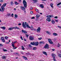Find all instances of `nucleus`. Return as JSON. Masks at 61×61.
<instances>
[{"label": "nucleus", "mask_w": 61, "mask_h": 61, "mask_svg": "<svg viewBox=\"0 0 61 61\" xmlns=\"http://www.w3.org/2000/svg\"><path fill=\"white\" fill-rule=\"evenodd\" d=\"M46 17L48 18L46 19L47 21H48V22H51V20L50 18L53 17V15H48L46 16Z\"/></svg>", "instance_id": "nucleus-1"}, {"label": "nucleus", "mask_w": 61, "mask_h": 61, "mask_svg": "<svg viewBox=\"0 0 61 61\" xmlns=\"http://www.w3.org/2000/svg\"><path fill=\"white\" fill-rule=\"evenodd\" d=\"M23 4H24L23 5L25 8H26L27 7V3L26 2L25 0H24L23 1Z\"/></svg>", "instance_id": "nucleus-2"}, {"label": "nucleus", "mask_w": 61, "mask_h": 61, "mask_svg": "<svg viewBox=\"0 0 61 61\" xmlns=\"http://www.w3.org/2000/svg\"><path fill=\"white\" fill-rule=\"evenodd\" d=\"M25 25L26 27H27V28H30L31 29V30H32L31 28V27L29 26V24H28L26 22H25Z\"/></svg>", "instance_id": "nucleus-3"}, {"label": "nucleus", "mask_w": 61, "mask_h": 61, "mask_svg": "<svg viewBox=\"0 0 61 61\" xmlns=\"http://www.w3.org/2000/svg\"><path fill=\"white\" fill-rule=\"evenodd\" d=\"M0 40H1L2 42L5 43V39L3 37H2L0 38Z\"/></svg>", "instance_id": "nucleus-4"}, {"label": "nucleus", "mask_w": 61, "mask_h": 61, "mask_svg": "<svg viewBox=\"0 0 61 61\" xmlns=\"http://www.w3.org/2000/svg\"><path fill=\"white\" fill-rule=\"evenodd\" d=\"M34 39L33 37L31 36H30L29 37V39L30 40L32 41Z\"/></svg>", "instance_id": "nucleus-5"}, {"label": "nucleus", "mask_w": 61, "mask_h": 61, "mask_svg": "<svg viewBox=\"0 0 61 61\" xmlns=\"http://www.w3.org/2000/svg\"><path fill=\"white\" fill-rule=\"evenodd\" d=\"M49 47V45L48 44H46L45 46L44 47V48H47L48 49Z\"/></svg>", "instance_id": "nucleus-6"}, {"label": "nucleus", "mask_w": 61, "mask_h": 61, "mask_svg": "<svg viewBox=\"0 0 61 61\" xmlns=\"http://www.w3.org/2000/svg\"><path fill=\"white\" fill-rule=\"evenodd\" d=\"M20 9H22V10H23V11H25V7H23L22 6H20Z\"/></svg>", "instance_id": "nucleus-7"}, {"label": "nucleus", "mask_w": 61, "mask_h": 61, "mask_svg": "<svg viewBox=\"0 0 61 61\" xmlns=\"http://www.w3.org/2000/svg\"><path fill=\"white\" fill-rule=\"evenodd\" d=\"M48 41L50 44H53V43L52 42V41H51L50 39H48Z\"/></svg>", "instance_id": "nucleus-8"}, {"label": "nucleus", "mask_w": 61, "mask_h": 61, "mask_svg": "<svg viewBox=\"0 0 61 61\" xmlns=\"http://www.w3.org/2000/svg\"><path fill=\"white\" fill-rule=\"evenodd\" d=\"M40 30H41V28L40 27H39L37 30V31L38 33H39L40 31Z\"/></svg>", "instance_id": "nucleus-9"}, {"label": "nucleus", "mask_w": 61, "mask_h": 61, "mask_svg": "<svg viewBox=\"0 0 61 61\" xmlns=\"http://www.w3.org/2000/svg\"><path fill=\"white\" fill-rule=\"evenodd\" d=\"M1 11L4 12V9H5V8L3 7V5L1 6Z\"/></svg>", "instance_id": "nucleus-10"}, {"label": "nucleus", "mask_w": 61, "mask_h": 61, "mask_svg": "<svg viewBox=\"0 0 61 61\" xmlns=\"http://www.w3.org/2000/svg\"><path fill=\"white\" fill-rule=\"evenodd\" d=\"M51 23L53 25H54L55 24V21L54 20H51Z\"/></svg>", "instance_id": "nucleus-11"}, {"label": "nucleus", "mask_w": 61, "mask_h": 61, "mask_svg": "<svg viewBox=\"0 0 61 61\" xmlns=\"http://www.w3.org/2000/svg\"><path fill=\"white\" fill-rule=\"evenodd\" d=\"M22 26H23V27L24 28H26V26H25V23L23 22L22 23Z\"/></svg>", "instance_id": "nucleus-12"}, {"label": "nucleus", "mask_w": 61, "mask_h": 61, "mask_svg": "<svg viewBox=\"0 0 61 61\" xmlns=\"http://www.w3.org/2000/svg\"><path fill=\"white\" fill-rule=\"evenodd\" d=\"M22 33H24V34H26L27 32H26V31L25 30H22Z\"/></svg>", "instance_id": "nucleus-13"}, {"label": "nucleus", "mask_w": 61, "mask_h": 61, "mask_svg": "<svg viewBox=\"0 0 61 61\" xmlns=\"http://www.w3.org/2000/svg\"><path fill=\"white\" fill-rule=\"evenodd\" d=\"M35 46H38V42H35Z\"/></svg>", "instance_id": "nucleus-14"}, {"label": "nucleus", "mask_w": 61, "mask_h": 61, "mask_svg": "<svg viewBox=\"0 0 61 61\" xmlns=\"http://www.w3.org/2000/svg\"><path fill=\"white\" fill-rule=\"evenodd\" d=\"M40 6L41 8H43L44 7V5L43 4H41L40 5Z\"/></svg>", "instance_id": "nucleus-15"}, {"label": "nucleus", "mask_w": 61, "mask_h": 61, "mask_svg": "<svg viewBox=\"0 0 61 61\" xmlns=\"http://www.w3.org/2000/svg\"><path fill=\"white\" fill-rule=\"evenodd\" d=\"M43 54H44V55H46V56H47L46 52L45 51H43Z\"/></svg>", "instance_id": "nucleus-16"}, {"label": "nucleus", "mask_w": 61, "mask_h": 61, "mask_svg": "<svg viewBox=\"0 0 61 61\" xmlns=\"http://www.w3.org/2000/svg\"><path fill=\"white\" fill-rule=\"evenodd\" d=\"M14 29V27H12L11 28H10L8 29V30H12V29Z\"/></svg>", "instance_id": "nucleus-17"}, {"label": "nucleus", "mask_w": 61, "mask_h": 61, "mask_svg": "<svg viewBox=\"0 0 61 61\" xmlns=\"http://www.w3.org/2000/svg\"><path fill=\"white\" fill-rule=\"evenodd\" d=\"M0 28L2 29H3V30H5V27L4 26L1 27Z\"/></svg>", "instance_id": "nucleus-18"}, {"label": "nucleus", "mask_w": 61, "mask_h": 61, "mask_svg": "<svg viewBox=\"0 0 61 61\" xmlns=\"http://www.w3.org/2000/svg\"><path fill=\"white\" fill-rule=\"evenodd\" d=\"M2 58L4 60L5 59H6V57L5 56H3L2 57Z\"/></svg>", "instance_id": "nucleus-19"}, {"label": "nucleus", "mask_w": 61, "mask_h": 61, "mask_svg": "<svg viewBox=\"0 0 61 61\" xmlns=\"http://www.w3.org/2000/svg\"><path fill=\"white\" fill-rule=\"evenodd\" d=\"M36 19H38L39 17H40V15H36Z\"/></svg>", "instance_id": "nucleus-20"}, {"label": "nucleus", "mask_w": 61, "mask_h": 61, "mask_svg": "<svg viewBox=\"0 0 61 61\" xmlns=\"http://www.w3.org/2000/svg\"><path fill=\"white\" fill-rule=\"evenodd\" d=\"M23 58L24 59H25V60H27V58L26 57H25L24 56H22Z\"/></svg>", "instance_id": "nucleus-21"}, {"label": "nucleus", "mask_w": 61, "mask_h": 61, "mask_svg": "<svg viewBox=\"0 0 61 61\" xmlns=\"http://www.w3.org/2000/svg\"><path fill=\"white\" fill-rule=\"evenodd\" d=\"M52 57H53V56H56V55L54 54V53H52Z\"/></svg>", "instance_id": "nucleus-22"}, {"label": "nucleus", "mask_w": 61, "mask_h": 61, "mask_svg": "<svg viewBox=\"0 0 61 61\" xmlns=\"http://www.w3.org/2000/svg\"><path fill=\"white\" fill-rule=\"evenodd\" d=\"M14 3L15 5H18L19 4V3H17V2L16 1H15V2Z\"/></svg>", "instance_id": "nucleus-23"}, {"label": "nucleus", "mask_w": 61, "mask_h": 61, "mask_svg": "<svg viewBox=\"0 0 61 61\" xmlns=\"http://www.w3.org/2000/svg\"><path fill=\"white\" fill-rule=\"evenodd\" d=\"M53 3H51L50 4V6H51V7H52L53 8Z\"/></svg>", "instance_id": "nucleus-24"}, {"label": "nucleus", "mask_w": 61, "mask_h": 61, "mask_svg": "<svg viewBox=\"0 0 61 61\" xmlns=\"http://www.w3.org/2000/svg\"><path fill=\"white\" fill-rule=\"evenodd\" d=\"M53 35L54 36H57V34L56 33H54Z\"/></svg>", "instance_id": "nucleus-25"}, {"label": "nucleus", "mask_w": 61, "mask_h": 61, "mask_svg": "<svg viewBox=\"0 0 61 61\" xmlns=\"http://www.w3.org/2000/svg\"><path fill=\"white\" fill-rule=\"evenodd\" d=\"M10 4L11 5H14V3H13V1H11L10 2Z\"/></svg>", "instance_id": "nucleus-26"}, {"label": "nucleus", "mask_w": 61, "mask_h": 61, "mask_svg": "<svg viewBox=\"0 0 61 61\" xmlns=\"http://www.w3.org/2000/svg\"><path fill=\"white\" fill-rule=\"evenodd\" d=\"M6 3H4L3 5V7H5L6 6Z\"/></svg>", "instance_id": "nucleus-27"}, {"label": "nucleus", "mask_w": 61, "mask_h": 61, "mask_svg": "<svg viewBox=\"0 0 61 61\" xmlns=\"http://www.w3.org/2000/svg\"><path fill=\"white\" fill-rule=\"evenodd\" d=\"M32 1H33L35 3H36V2H37L38 1L37 0H32Z\"/></svg>", "instance_id": "nucleus-28"}, {"label": "nucleus", "mask_w": 61, "mask_h": 61, "mask_svg": "<svg viewBox=\"0 0 61 61\" xmlns=\"http://www.w3.org/2000/svg\"><path fill=\"white\" fill-rule=\"evenodd\" d=\"M35 43L34 42H31L30 43V44L32 45H35Z\"/></svg>", "instance_id": "nucleus-29"}, {"label": "nucleus", "mask_w": 61, "mask_h": 61, "mask_svg": "<svg viewBox=\"0 0 61 61\" xmlns=\"http://www.w3.org/2000/svg\"><path fill=\"white\" fill-rule=\"evenodd\" d=\"M58 57H60L61 58V54H59L58 55Z\"/></svg>", "instance_id": "nucleus-30"}, {"label": "nucleus", "mask_w": 61, "mask_h": 61, "mask_svg": "<svg viewBox=\"0 0 61 61\" xmlns=\"http://www.w3.org/2000/svg\"><path fill=\"white\" fill-rule=\"evenodd\" d=\"M21 47V48L22 50H25V48H24V46H22Z\"/></svg>", "instance_id": "nucleus-31"}, {"label": "nucleus", "mask_w": 61, "mask_h": 61, "mask_svg": "<svg viewBox=\"0 0 61 61\" xmlns=\"http://www.w3.org/2000/svg\"><path fill=\"white\" fill-rule=\"evenodd\" d=\"M44 43V41H41L39 43L40 44H43Z\"/></svg>", "instance_id": "nucleus-32"}, {"label": "nucleus", "mask_w": 61, "mask_h": 61, "mask_svg": "<svg viewBox=\"0 0 61 61\" xmlns=\"http://www.w3.org/2000/svg\"><path fill=\"white\" fill-rule=\"evenodd\" d=\"M36 47H34L33 48V50H36Z\"/></svg>", "instance_id": "nucleus-33"}, {"label": "nucleus", "mask_w": 61, "mask_h": 61, "mask_svg": "<svg viewBox=\"0 0 61 61\" xmlns=\"http://www.w3.org/2000/svg\"><path fill=\"white\" fill-rule=\"evenodd\" d=\"M7 15L8 16H11V14H8Z\"/></svg>", "instance_id": "nucleus-34"}, {"label": "nucleus", "mask_w": 61, "mask_h": 61, "mask_svg": "<svg viewBox=\"0 0 61 61\" xmlns=\"http://www.w3.org/2000/svg\"><path fill=\"white\" fill-rule=\"evenodd\" d=\"M3 51L4 52H6V51H7V50L5 49H3Z\"/></svg>", "instance_id": "nucleus-35"}, {"label": "nucleus", "mask_w": 61, "mask_h": 61, "mask_svg": "<svg viewBox=\"0 0 61 61\" xmlns=\"http://www.w3.org/2000/svg\"><path fill=\"white\" fill-rule=\"evenodd\" d=\"M8 38V37L7 36H5V38L6 40H7V39Z\"/></svg>", "instance_id": "nucleus-36"}, {"label": "nucleus", "mask_w": 61, "mask_h": 61, "mask_svg": "<svg viewBox=\"0 0 61 61\" xmlns=\"http://www.w3.org/2000/svg\"><path fill=\"white\" fill-rule=\"evenodd\" d=\"M32 46H31V44H30L29 45V47H32Z\"/></svg>", "instance_id": "nucleus-37"}, {"label": "nucleus", "mask_w": 61, "mask_h": 61, "mask_svg": "<svg viewBox=\"0 0 61 61\" xmlns=\"http://www.w3.org/2000/svg\"><path fill=\"white\" fill-rule=\"evenodd\" d=\"M15 17H16V18L17 17V15L16 14H15Z\"/></svg>", "instance_id": "nucleus-38"}, {"label": "nucleus", "mask_w": 61, "mask_h": 61, "mask_svg": "<svg viewBox=\"0 0 61 61\" xmlns=\"http://www.w3.org/2000/svg\"><path fill=\"white\" fill-rule=\"evenodd\" d=\"M16 49V47L15 46L13 47V49Z\"/></svg>", "instance_id": "nucleus-39"}, {"label": "nucleus", "mask_w": 61, "mask_h": 61, "mask_svg": "<svg viewBox=\"0 0 61 61\" xmlns=\"http://www.w3.org/2000/svg\"><path fill=\"white\" fill-rule=\"evenodd\" d=\"M25 54L27 55H29L30 54V53L29 52H28L27 53H25Z\"/></svg>", "instance_id": "nucleus-40"}, {"label": "nucleus", "mask_w": 61, "mask_h": 61, "mask_svg": "<svg viewBox=\"0 0 61 61\" xmlns=\"http://www.w3.org/2000/svg\"><path fill=\"white\" fill-rule=\"evenodd\" d=\"M35 10H36V12H38V11H39V10L38 9H36Z\"/></svg>", "instance_id": "nucleus-41"}, {"label": "nucleus", "mask_w": 61, "mask_h": 61, "mask_svg": "<svg viewBox=\"0 0 61 61\" xmlns=\"http://www.w3.org/2000/svg\"><path fill=\"white\" fill-rule=\"evenodd\" d=\"M46 33L47 34H50V32H48V31H46Z\"/></svg>", "instance_id": "nucleus-42"}, {"label": "nucleus", "mask_w": 61, "mask_h": 61, "mask_svg": "<svg viewBox=\"0 0 61 61\" xmlns=\"http://www.w3.org/2000/svg\"><path fill=\"white\" fill-rule=\"evenodd\" d=\"M53 57V60H55L56 59V58H55V56H54Z\"/></svg>", "instance_id": "nucleus-43"}, {"label": "nucleus", "mask_w": 61, "mask_h": 61, "mask_svg": "<svg viewBox=\"0 0 61 61\" xmlns=\"http://www.w3.org/2000/svg\"><path fill=\"white\" fill-rule=\"evenodd\" d=\"M60 4H61V2H60V3H58V4H57V5H60Z\"/></svg>", "instance_id": "nucleus-44"}, {"label": "nucleus", "mask_w": 61, "mask_h": 61, "mask_svg": "<svg viewBox=\"0 0 61 61\" xmlns=\"http://www.w3.org/2000/svg\"><path fill=\"white\" fill-rule=\"evenodd\" d=\"M20 38L22 40H23V37H22V36H21L20 37Z\"/></svg>", "instance_id": "nucleus-45"}, {"label": "nucleus", "mask_w": 61, "mask_h": 61, "mask_svg": "<svg viewBox=\"0 0 61 61\" xmlns=\"http://www.w3.org/2000/svg\"><path fill=\"white\" fill-rule=\"evenodd\" d=\"M26 36V37H28V36H29L28 35H27V34H25Z\"/></svg>", "instance_id": "nucleus-46"}, {"label": "nucleus", "mask_w": 61, "mask_h": 61, "mask_svg": "<svg viewBox=\"0 0 61 61\" xmlns=\"http://www.w3.org/2000/svg\"><path fill=\"white\" fill-rule=\"evenodd\" d=\"M33 28V26L32 25H31V29H32V28ZM32 30H33V29H32Z\"/></svg>", "instance_id": "nucleus-47"}, {"label": "nucleus", "mask_w": 61, "mask_h": 61, "mask_svg": "<svg viewBox=\"0 0 61 61\" xmlns=\"http://www.w3.org/2000/svg\"><path fill=\"white\" fill-rule=\"evenodd\" d=\"M12 47H15V45H14V44H12Z\"/></svg>", "instance_id": "nucleus-48"}, {"label": "nucleus", "mask_w": 61, "mask_h": 61, "mask_svg": "<svg viewBox=\"0 0 61 61\" xmlns=\"http://www.w3.org/2000/svg\"><path fill=\"white\" fill-rule=\"evenodd\" d=\"M60 47V45H59V44L58 43V47Z\"/></svg>", "instance_id": "nucleus-49"}, {"label": "nucleus", "mask_w": 61, "mask_h": 61, "mask_svg": "<svg viewBox=\"0 0 61 61\" xmlns=\"http://www.w3.org/2000/svg\"><path fill=\"white\" fill-rule=\"evenodd\" d=\"M13 15H14V14L13 13L12 14H11V16H12V17H13Z\"/></svg>", "instance_id": "nucleus-50"}, {"label": "nucleus", "mask_w": 61, "mask_h": 61, "mask_svg": "<svg viewBox=\"0 0 61 61\" xmlns=\"http://www.w3.org/2000/svg\"><path fill=\"white\" fill-rule=\"evenodd\" d=\"M0 2H3V0H0Z\"/></svg>", "instance_id": "nucleus-51"}, {"label": "nucleus", "mask_w": 61, "mask_h": 61, "mask_svg": "<svg viewBox=\"0 0 61 61\" xmlns=\"http://www.w3.org/2000/svg\"><path fill=\"white\" fill-rule=\"evenodd\" d=\"M58 28H61V27L59 26H58Z\"/></svg>", "instance_id": "nucleus-52"}, {"label": "nucleus", "mask_w": 61, "mask_h": 61, "mask_svg": "<svg viewBox=\"0 0 61 61\" xmlns=\"http://www.w3.org/2000/svg\"><path fill=\"white\" fill-rule=\"evenodd\" d=\"M3 46V45H2V44H0V46Z\"/></svg>", "instance_id": "nucleus-53"}, {"label": "nucleus", "mask_w": 61, "mask_h": 61, "mask_svg": "<svg viewBox=\"0 0 61 61\" xmlns=\"http://www.w3.org/2000/svg\"><path fill=\"white\" fill-rule=\"evenodd\" d=\"M35 17H32V18H31V19H34V18H35Z\"/></svg>", "instance_id": "nucleus-54"}, {"label": "nucleus", "mask_w": 61, "mask_h": 61, "mask_svg": "<svg viewBox=\"0 0 61 61\" xmlns=\"http://www.w3.org/2000/svg\"><path fill=\"white\" fill-rule=\"evenodd\" d=\"M18 25H21V23H20L19 24H18Z\"/></svg>", "instance_id": "nucleus-55"}, {"label": "nucleus", "mask_w": 61, "mask_h": 61, "mask_svg": "<svg viewBox=\"0 0 61 61\" xmlns=\"http://www.w3.org/2000/svg\"><path fill=\"white\" fill-rule=\"evenodd\" d=\"M38 39H39V40H40L41 39H42V38H38Z\"/></svg>", "instance_id": "nucleus-56"}, {"label": "nucleus", "mask_w": 61, "mask_h": 61, "mask_svg": "<svg viewBox=\"0 0 61 61\" xmlns=\"http://www.w3.org/2000/svg\"><path fill=\"white\" fill-rule=\"evenodd\" d=\"M54 18H57L58 17H57V16H56L55 17H54Z\"/></svg>", "instance_id": "nucleus-57"}, {"label": "nucleus", "mask_w": 61, "mask_h": 61, "mask_svg": "<svg viewBox=\"0 0 61 61\" xmlns=\"http://www.w3.org/2000/svg\"><path fill=\"white\" fill-rule=\"evenodd\" d=\"M17 29H19V28L17 27V28H16Z\"/></svg>", "instance_id": "nucleus-58"}, {"label": "nucleus", "mask_w": 61, "mask_h": 61, "mask_svg": "<svg viewBox=\"0 0 61 61\" xmlns=\"http://www.w3.org/2000/svg\"><path fill=\"white\" fill-rule=\"evenodd\" d=\"M52 50L53 51H55V49H52Z\"/></svg>", "instance_id": "nucleus-59"}, {"label": "nucleus", "mask_w": 61, "mask_h": 61, "mask_svg": "<svg viewBox=\"0 0 61 61\" xmlns=\"http://www.w3.org/2000/svg\"><path fill=\"white\" fill-rule=\"evenodd\" d=\"M30 14H32L33 13V11H31L30 12Z\"/></svg>", "instance_id": "nucleus-60"}, {"label": "nucleus", "mask_w": 61, "mask_h": 61, "mask_svg": "<svg viewBox=\"0 0 61 61\" xmlns=\"http://www.w3.org/2000/svg\"><path fill=\"white\" fill-rule=\"evenodd\" d=\"M21 54H23V55H24V53H23V52H21Z\"/></svg>", "instance_id": "nucleus-61"}, {"label": "nucleus", "mask_w": 61, "mask_h": 61, "mask_svg": "<svg viewBox=\"0 0 61 61\" xmlns=\"http://www.w3.org/2000/svg\"><path fill=\"white\" fill-rule=\"evenodd\" d=\"M55 21L56 22H58V20H55Z\"/></svg>", "instance_id": "nucleus-62"}, {"label": "nucleus", "mask_w": 61, "mask_h": 61, "mask_svg": "<svg viewBox=\"0 0 61 61\" xmlns=\"http://www.w3.org/2000/svg\"><path fill=\"white\" fill-rule=\"evenodd\" d=\"M17 27H14V28H15V29H16V28H17Z\"/></svg>", "instance_id": "nucleus-63"}, {"label": "nucleus", "mask_w": 61, "mask_h": 61, "mask_svg": "<svg viewBox=\"0 0 61 61\" xmlns=\"http://www.w3.org/2000/svg\"><path fill=\"white\" fill-rule=\"evenodd\" d=\"M30 10H32V9H33V8H30Z\"/></svg>", "instance_id": "nucleus-64"}]
</instances>
